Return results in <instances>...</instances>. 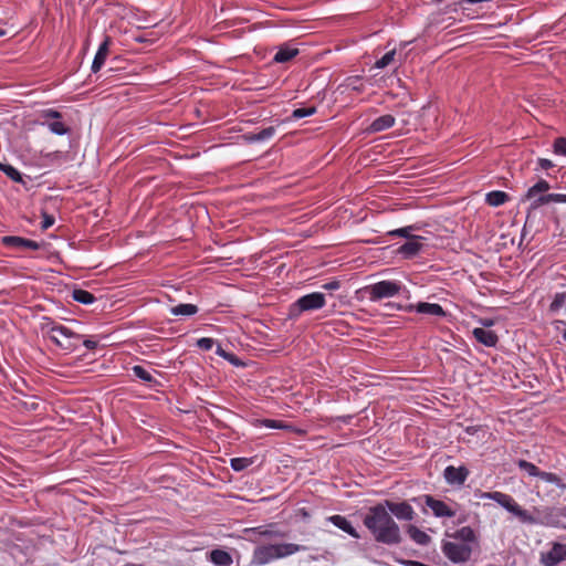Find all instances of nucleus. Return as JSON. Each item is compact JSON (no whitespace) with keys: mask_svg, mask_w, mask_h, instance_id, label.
I'll use <instances>...</instances> for the list:
<instances>
[{"mask_svg":"<svg viewBox=\"0 0 566 566\" xmlns=\"http://www.w3.org/2000/svg\"><path fill=\"white\" fill-rule=\"evenodd\" d=\"M11 180L15 182H23L21 172L11 165H8L3 171Z\"/></svg>","mask_w":566,"mask_h":566,"instance_id":"nucleus-39","label":"nucleus"},{"mask_svg":"<svg viewBox=\"0 0 566 566\" xmlns=\"http://www.w3.org/2000/svg\"><path fill=\"white\" fill-rule=\"evenodd\" d=\"M7 166H8V164H3V163L0 161V170L1 171H4Z\"/></svg>","mask_w":566,"mask_h":566,"instance_id":"nucleus-53","label":"nucleus"},{"mask_svg":"<svg viewBox=\"0 0 566 566\" xmlns=\"http://www.w3.org/2000/svg\"><path fill=\"white\" fill-rule=\"evenodd\" d=\"M402 291H406V286L395 280H384L369 285H366L359 290L363 296L367 297L370 302H378L382 298H390Z\"/></svg>","mask_w":566,"mask_h":566,"instance_id":"nucleus-5","label":"nucleus"},{"mask_svg":"<svg viewBox=\"0 0 566 566\" xmlns=\"http://www.w3.org/2000/svg\"><path fill=\"white\" fill-rule=\"evenodd\" d=\"M6 35V31L0 28V38Z\"/></svg>","mask_w":566,"mask_h":566,"instance_id":"nucleus-54","label":"nucleus"},{"mask_svg":"<svg viewBox=\"0 0 566 566\" xmlns=\"http://www.w3.org/2000/svg\"><path fill=\"white\" fill-rule=\"evenodd\" d=\"M41 331L46 338L66 352L75 350L82 340L81 334L67 326L52 321L49 317L43 318V322L41 323Z\"/></svg>","mask_w":566,"mask_h":566,"instance_id":"nucleus-2","label":"nucleus"},{"mask_svg":"<svg viewBox=\"0 0 566 566\" xmlns=\"http://www.w3.org/2000/svg\"><path fill=\"white\" fill-rule=\"evenodd\" d=\"M109 50V39L106 38L98 46L92 63V72H98L105 63Z\"/></svg>","mask_w":566,"mask_h":566,"instance_id":"nucleus-19","label":"nucleus"},{"mask_svg":"<svg viewBox=\"0 0 566 566\" xmlns=\"http://www.w3.org/2000/svg\"><path fill=\"white\" fill-rule=\"evenodd\" d=\"M216 353H217L219 356H221V357H223V358H226V359H227L228 357L233 358V355H232V354L227 353L224 349H222V347H221V346H218V348H217Z\"/></svg>","mask_w":566,"mask_h":566,"instance_id":"nucleus-48","label":"nucleus"},{"mask_svg":"<svg viewBox=\"0 0 566 566\" xmlns=\"http://www.w3.org/2000/svg\"><path fill=\"white\" fill-rule=\"evenodd\" d=\"M481 500H493L507 512L516 516L520 522L524 524H536L537 520L525 509H523L511 495L494 491V492H481L479 494Z\"/></svg>","mask_w":566,"mask_h":566,"instance_id":"nucleus-4","label":"nucleus"},{"mask_svg":"<svg viewBox=\"0 0 566 566\" xmlns=\"http://www.w3.org/2000/svg\"><path fill=\"white\" fill-rule=\"evenodd\" d=\"M421 240H423V238L420 235L412 237L398 248V253L405 259L416 256L423 248Z\"/></svg>","mask_w":566,"mask_h":566,"instance_id":"nucleus-15","label":"nucleus"},{"mask_svg":"<svg viewBox=\"0 0 566 566\" xmlns=\"http://www.w3.org/2000/svg\"><path fill=\"white\" fill-rule=\"evenodd\" d=\"M315 113H316L315 107H301V108H296L293 111L292 117L295 119H301V118H304L307 116H312Z\"/></svg>","mask_w":566,"mask_h":566,"instance_id":"nucleus-36","label":"nucleus"},{"mask_svg":"<svg viewBox=\"0 0 566 566\" xmlns=\"http://www.w3.org/2000/svg\"><path fill=\"white\" fill-rule=\"evenodd\" d=\"M484 326H491L492 325V322L491 321H486L483 323Z\"/></svg>","mask_w":566,"mask_h":566,"instance_id":"nucleus-55","label":"nucleus"},{"mask_svg":"<svg viewBox=\"0 0 566 566\" xmlns=\"http://www.w3.org/2000/svg\"><path fill=\"white\" fill-rule=\"evenodd\" d=\"M472 334L479 343L488 347L495 346L499 340L497 335L491 329L476 327L472 331Z\"/></svg>","mask_w":566,"mask_h":566,"instance_id":"nucleus-17","label":"nucleus"},{"mask_svg":"<svg viewBox=\"0 0 566 566\" xmlns=\"http://www.w3.org/2000/svg\"><path fill=\"white\" fill-rule=\"evenodd\" d=\"M36 408H38V403H36V402H32V403H30V406H29V409H30V410H36Z\"/></svg>","mask_w":566,"mask_h":566,"instance_id":"nucleus-51","label":"nucleus"},{"mask_svg":"<svg viewBox=\"0 0 566 566\" xmlns=\"http://www.w3.org/2000/svg\"><path fill=\"white\" fill-rule=\"evenodd\" d=\"M42 117L44 118L43 125H46L51 133L62 136L69 132L65 124L60 120L61 114L59 112L46 109L43 112Z\"/></svg>","mask_w":566,"mask_h":566,"instance_id":"nucleus-10","label":"nucleus"},{"mask_svg":"<svg viewBox=\"0 0 566 566\" xmlns=\"http://www.w3.org/2000/svg\"><path fill=\"white\" fill-rule=\"evenodd\" d=\"M274 135H275V128L273 126H270V127L263 128L262 130L256 133V138H258V142L261 143V142L271 139Z\"/></svg>","mask_w":566,"mask_h":566,"instance_id":"nucleus-40","label":"nucleus"},{"mask_svg":"<svg viewBox=\"0 0 566 566\" xmlns=\"http://www.w3.org/2000/svg\"><path fill=\"white\" fill-rule=\"evenodd\" d=\"M412 230H415V227L413 226H408V227H403V228H399V229L392 230V231L389 232V234L394 235V237L407 238L409 240V239H411L413 237L411 234Z\"/></svg>","mask_w":566,"mask_h":566,"instance_id":"nucleus-38","label":"nucleus"},{"mask_svg":"<svg viewBox=\"0 0 566 566\" xmlns=\"http://www.w3.org/2000/svg\"><path fill=\"white\" fill-rule=\"evenodd\" d=\"M256 427H265L269 429H286L289 428L287 424L283 423L282 421L274 420V419H259L255 421Z\"/></svg>","mask_w":566,"mask_h":566,"instance_id":"nucleus-34","label":"nucleus"},{"mask_svg":"<svg viewBox=\"0 0 566 566\" xmlns=\"http://www.w3.org/2000/svg\"><path fill=\"white\" fill-rule=\"evenodd\" d=\"M469 470L461 467L449 465L443 471V478L449 485L460 486L463 485L469 476Z\"/></svg>","mask_w":566,"mask_h":566,"instance_id":"nucleus-11","label":"nucleus"},{"mask_svg":"<svg viewBox=\"0 0 566 566\" xmlns=\"http://www.w3.org/2000/svg\"><path fill=\"white\" fill-rule=\"evenodd\" d=\"M455 541H461L463 543H468L472 546V544L476 541V536L474 531L470 526H463L459 528L452 537Z\"/></svg>","mask_w":566,"mask_h":566,"instance_id":"nucleus-24","label":"nucleus"},{"mask_svg":"<svg viewBox=\"0 0 566 566\" xmlns=\"http://www.w3.org/2000/svg\"><path fill=\"white\" fill-rule=\"evenodd\" d=\"M563 338H564V340L566 342V331H565V332H564V334H563Z\"/></svg>","mask_w":566,"mask_h":566,"instance_id":"nucleus-57","label":"nucleus"},{"mask_svg":"<svg viewBox=\"0 0 566 566\" xmlns=\"http://www.w3.org/2000/svg\"><path fill=\"white\" fill-rule=\"evenodd\" d=\"M395 117L390 114H386L382 116L377 117L371 122V124L368 126L367 130L368 133H380L386 129L391 128L395 125Z\"/></svg>","mask_w":566,"mask_h":566,"instance_id":"nucleus-18","label":"nucleus"},{"mask_svg":"<svg viewBox=\"0 0 566 566\" xmlns=\"http://www.w3.org/2000/svg\"><path fill=\"white\" fill-rule=\"evenodd\" d=\"M424 503L436 517H453L457 514V511L446 502L437 500L431 495H424Z\"/></svg>","mask_w":566,"mask_h":566,"instance_id":"nucleus-12","label":"nucleus"},{"mask_svg":"<svg viewBox=\"0 0 566 566\" xmlns=\"http://www.w3.org/2000/svg\"><path fill=\"white\" fill-rule=\"evenodd\" d=\"M243 138L247 143L253 144L259 143L256 138V133H248L243 135Z\"/></svg>","mask_w":566,"mask_h":566,"instance_id":"nucleus-46","label":"nucleus"},{"mask_svg":"<svg viewBox=\"0 0 566 566\" xmlns=\"http://www.w3.org/2000/svg\"><path fill=\"white\" fill-rule=\"evenodd\" d=\"M72 296L74 301L85 305L92 304L96 300L91 292L82 289L74 290Z\"/></svg>","mask_w":566,"mask_h":566,"instance_id":"nucleus-29","label":"nucleus"},{"mask_svg":"<svg viewBox=\"0 0 566 566\" xmlns=\"http://www.w3.org/2000/svg\"><path fill=\"white\" fill-rule=\"evenodd\" d=\"M198 312V307L195 304H178L170 308V313L175 316H191Z\"/></svg>","mask_w":566,"mask_h":566,"instance_id":"nucleus-26","label":"nucleus"},{"mask_svg":"<svg viewBox=\"0 0 566 566\" xmlns=\"http://www.w3.org/2000/svg\"><path fill=\"white\" fill-rule=\"evenodd\" d=\"M244 534L247 535V539L251 543H258V538L253 537V535H259L264 538H279L283 537L284 534L280 531L272 530L271 527L258 526L250 527L244 530Z\"/></svg>","mask_w":566,"mask_h":566,"instance_id":"nucleus-14","label":"nucleus"},{"mask_svg":"<svg viewBox=\"0 0 566 566\" xmlns=\"http://www.w3.org/2000/svg\"><path fill=\"white\" fill-rule=\"evenodd\" d=\"M551 189V185L548 181L544 180V179H541L539 181H537L534 186H532L527 192H526V198L527 199H533L535 198L538 193H542V192H546Z\"/></svg>","mask_w":566,"mask_h":566,"instance_id":"nucleus-30","label":"nucleus"},{"mask_svg":"<svg viewBox=\"0 0 566 566\" xmlns=\"http://www.w3.org/2000/svg\"><path fill=\"white\" fill-rule=\"evenodd\" d=\"M403 564L407 565V566H428V565H424V564H422L420 562H417V560H408V562H405Z\"/></svg>","mask_w":566,"mask_h":566,"instance_id":"nucleus-49","label":"nucleus"},{"mask_svg":"<svg viewBox=\"0 0 566 566\" xmlns=\"http://www.w3.org/2000/svg\"><path fill=\"white\" fill-rule=\"evenodd\" d=\"M81 342H83V345H84L87 349H94V348H96V346H97V342L92 340V339H83V338H82V340H81Z\"/></svg>","mask_w":566,"mask_h":566,"instance_id":"nucleus-47","label":"nucleus"},{"mask_svg":"<svg viewBox=\"0 0 566 566\" xmlns=\"http://www.w3.org/2000/svg\"><path fill=\"white\" fill-rule=\"evenodd\" d=\"M230 363H232L233 365L238 366L239 365V360L238 358L233 355V358L231 357H228L227 358Z\"/></svg>","mask_w":566,"mask_h":566,"instance_id":"nucleus-50","label":"nucleus"},{"mask_svg":"<svg viewBox=\"0 0 566 566\" xmlns=\"http://www.w3.org/2000/svg\"><path fill=\"white\" fill-rule=\"evenodd\" d=\"M388 512L394 514L398 520L402 521H411L415 515V511L410 504L407 502H391V501H385L384 504Z\"/></svg>","mask_w":566,"mask_h":566,"instance_id":"nucleus-13","label":"nucleus"},{"mask_svg":"<svg viewBox=\"0 0 566 566\" xmlns=\"http://www.w3.org/2000/svg\"><path fill=\"white\" fill-rule=\"evenodd\" d=\"M396 51L391 50L387 52L382 57L376 61L375 67L376 69H385L395 59Z\"/></svg>","mask_w":566,"mask_h":566,"instance_id":"nucleus-35","label":"nucleus"},{"mask_svg":"<svg viewBox=\"0 0 566 566\" xmlns=\"http://www.w3.org/2000/svg\"><path fill=\"white\" fill-rule=\"evenodd\" d=\"M554 153L556 155L566 156V138L559 137L554 142Z\"/></svg>","mask_w":566,"mask_h":566,"instance_id":"nucleus-41","label":"nucleus"},{"mask_svg":"<svg viewBox=\"0 0 566 566\" xmlns=\"http://www.w3.org/2000/svg\"><path fill=\"white\" fill-rule=\"evenodd\" d=\"M541 479L547 483L555 484L562 491L566 490V482L559 476H557L555 473L543 471L541 474Z\"/></svg>","mask_w":566,"mask_h":566,"instance_id":"nucleus-33","label":"nucleus"},{"mask_svg":"<svg viewBox=\"0 0 566 566\" xmlns=\"http://www.w3.org/2000/svg\"><path fill=\"white\" fill-rule=\"evenodd\" d=\"M509 199V195L504 191H499V190H495V191H491L486 195V202L491 206V207H500L502 205H504Z\"/></svg>","mask_w":566,"mask_h":566,"instance_id":"nucleus-27","label":"nucleus"},{"mask_svg":"<svg viewBox=\"0 0 566 566\" xmlns=\"http://www.w3.org/2000/svg\"><path fill=\"white\" fill-rule=\"evenodd\" d=\"M563 308H566V292L556 293L549 305V311L553 313H557Z\"/></svg>","mask_w":566,"mask_h":566,"instance_id":"nucleus-31","label":"nucleus"},{"mask_svg":"<svg viewBox=\"0 0 566 566\" xmlns=\"http://www.w3.org/2000/svg\"><path fill=\"white\" fill-rule=\"evenodd\" d=\"M54 224V217L53 216H50L48 213H44L43 214V220L41 222V228L43 230H46L49 229L50 227H52Z\"/></svg>","mask_w":566,"mask_h":566,"instance_id":"nucleus-43","label":"nucleus"},{"mask_svg":"<svg viewBox=\"0 0 566 566\" xmlns=\"http://www.w3.org/2000/svg\"><path fill=\"white\" fill-rule=\"evenodd\" d=\"M407 533L410 536V538L419 545L424 546L430 542V536L415 525H409L407 528Z\"/></svg>","mask_w":566,"mask_h":566,"instance_id":"nucleus-25","label":"nucleus"},{"mask_svg":"<svg viewBox=\"0 0 566 566\" xmlns=\"http://www.w3.org/2000/svg\"><path fill=\"white\" fill-rule=\"evenodd\" d=\"M328 521L339 530L344 531L348 535L354 538H359L360 535L357 533L355 527L350 524V522L343 515H332L328 517Z\"/></svg>","mask_w":566,"mask_h":566,"instance_id":"nucleus-20","label":"nucleus"},{"mask_svg":"<svg viewBox=\"0 0 566 566\" xmlns=\"http://www.w3.org/2000/svg\"><path fill=\"white\" fill-rule=\"evenodd\" d=\"M551 202L566 203V193H547L542 195L532 203V208L536 209L541 206L548 205Z\"/></svg>","mask_w":566,"mask_h":566,"instance_id":"nucleus-22","label":"nucleus"},{"mask_svg":"<svg viewBox=\"0 0 566 566\" xmlns=\"http://www.w3.org/2000/svg\"><path fill=\"white\" fill-rule=\"evenodd\" d=\"M537 164L541 167V169H543V170H547V169L554 167V164L549 159H546V158H538Z\"/></svg>","mask_w":566,"mask_h":566,"instance_id":"nucleus-45","label":"nucleus"},{"mask_svg":"<svg viewBox=\"0 0 566 566\" xmlns=\"http://www.w3.org/2000/svg\"><path fill=\"white\" fill-rule=\"evenodd\" d=\"M559 515L563 516V517H566V506H564L563 509H560L559 511Z\"/></svg>","mask_w":566,"mask_h":566,"instance_id":"nucleus-52","label":"nucleus"},{"mask_svg":"<svg viewBox=\"0 0 566 566\" xmlns=\"http://www.w3.org/2000/svg\"><path fill=\"white\" fill-rule=\"evenodd\" d=\"M539 560L543 566H558L566 560V545L553 543L548 552L541 554Z\"/></svg>","mask_w":566,"mask_h":566,"instance_id":"nucleus-9","label":"nucleus"},{"mask_svg":"<svg viewBox=\"0 0 566 566\" xmlns=\"http://www.w3.org/2000/svg\"><path fill=\"white\" fill-rule=\"evenodd\" d=\"M305 549V546L293 543L259 545L252 553L250 564L252 566H263Z\"/></svg>","mask_w":566,"mask_h":566,"instance_id":"nucleus-3","label":"nucleus"},{"mask_svg":"<svg viewBox=\"0 0 566 566\" xmlns=\"http://www.w3.org/2000/svg\"><path fill=\"white\" fill-rule=\"evenodd\" d=\"M214 344V340L209 337H202L197 340V346L202 350H210L212 349Z\"/></svg>","mask_w":566,"mask_h":566,"instance_id":"nucleus-42","label":"nucleus"},{"mask_svg":"<svg viewBox=\"0 0 566 566\" xmlns=\"http://www.w3.org/2000/svg\"><path fill=\"white\" fill-rule=\"evenodd\" d=\"M250 464H251V460H249L247 458H233V459H231V468L234 471H237V472L244 470Z\"/></svg>","mask_w":566,"mask_h":566,"instance_id":"nucleus-37","label":"nucleus"},{"mask_svg":"<svg viewBox=\"0 0 566 566\" xmlns=\"http://www.w3.org/2000/svg\"><path fill=\"white\" fill-rule=\"evenodd\" d=\"M298 54V50L296 48H292L287 44H284L279 48L277 52L275 53L273 61L276 63H285L291 61L293 57H295Z\"/></svg>","mask_w":566,"mask_h":566,"instance_id":"nucleus-23","label":"nucleus"},{"mask_svg":"<svg viewBox=\"0 0 566 566\" xmlns=\"http://www.w3.org/2000/svg\"><path fill=\"white\" fill-rule=\"evenodd\" d=\"M209 560L216 566H231L233 563L232 556L223 549H212L209 553Z\"/></svg>","mask_w":566,"mask_h":566,"instance_id":"nucleus-21","label":"nucleus"},{"mask_svg":"<svg viewBox=\"0 0 566 566\" xmlns=\"http://www.w3.org/2000/svg\"><path fill=\"white\" fill-rule=\"evenodd\" d=\"M364 525L379 543L395 545L401 542L400 528L384 504L369 509Z\"/></svg>","mask_w":566,"mask_h":566,"instance_id":"nucleus-1","label":"nucleus"},{"mask_svg":"<svg viewBox=\"0 0 566 566\" xmlns=\"http://www.w3.org/2000/svg\"><path fill=\"white\" fill-rule=\"evenodd\" d=\"M557 324H563L565 325L566 323L564 321H557Z\"/></svg>","mask_w":566,"mask_h":566,"instance_id":"nucleus-56","label":"nucleus"},{"mask_svg":"<svg viewBox=\"0 0 566 566\" xmlns=\"http://www.w3.org/2000/svg\"><path fill=\"white\" fill-rule=\"evenodd\" d=\"M132 371L134 374V376L138 379H140L142 381L146 382V384H155L157 382L154 378V376L151 375L150 371H148L147 369H145L143 366L140 365H135L132 367Z\"/></svg>","mask_w":566,"mask_h":566,"instance_id":"nucleus-28","label":"nucleus"},{"mask_svg":"<svg viewBox=\"0 0 566 566\" xmlns=\"http://www.w3.org/2000/svg\"><path fill=\"white\" fill-rule=\"evenodd\" d=\"M340 287V283L337 280L329 281L323 284V289L326 291H336Z\"/></svg>","mask_w":566,"mask_h":566,"instance_id":"nucleus-44","label":"nucleus"},{"mask_svg":"<svg viewBox=\"0 0 566 566\" xmlns=\"http://www.w3.org/2000/svg\"><path fill=\"white\" fill-rule=\"evenodd\" d=\"M517 467L524 471L525 473H527L530 476H537L541 479V474L543 471H541L535 464H533L532 462H528L526 460H518L517 461Z\"/></svg>","mask_w":566,"mask_h":566,"instance_id":"nucleus-32","label":"nucleus"},{"mask_svg":"<svg viewBox=\"0 0 566 566\" xmlns=\"http://www.w3.org/2000/svg\"><path fill=\"white\" fill-rule=\"evenodd\" d=\"M326 304L325 295L319 292H313L300 297L294 304L293 310L298 313L323 308Z\"/></svg>","mask_w":566,"mask_h":566,"instance_id":"nucleus-8","label":"nucleus"},{"mask_svg":"<svg viewBox=\"0 0 566 566\" xmlns=\"http://www.w3.org/2000/svg\"><path fill=\"white\" fill-rule=\"evenodd\" d=\"M442 552L451 562L460 564L471 558L472 546L461 541L450 539L442 544Z\"/></svg>","mask_w":566,"mask_h":566,"instance_id":"nucleus-6","label":"nucleus"},{"mask_svg":"<svg viewBox=\"0 0 566 566\" xmlns=\"http://www.w3.org/2000/svg\"><path fill=\"white\" fill-rule=\"evenodd\" d=\"M386 306L406 312H417L419 314H426L430 316L443 317L446 311L438 303L419 302L417 304L401 305L396 303H387Z\"/></svg>","mask_w":566,"mask_h":566,"instance_id":"nucleus-7","label":"nucleus"},{"mask_svg":"<svg viewBox=\"0 0 566 566\" xmlns=\"http://www.w3.org/2000/svg\"><path fill=\"white\" fill-rule=\"evenodd\" d=\"M2 242L8 247H12L19 250H38L40 248V244L36 241L14 235L4 237Z\"/></svg>","mask_w":566,"mask_h":566,"instance_id":"nucleus-16","label":"nucleus"}]
</instances>
